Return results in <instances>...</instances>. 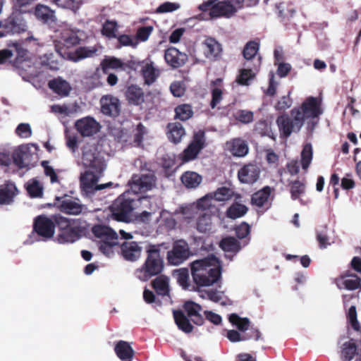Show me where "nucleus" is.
<instances>
[{"label":"nucleus","mask_w":361,"mask_h":361,"mask_svg":"<svg viewBox=\"0 0 361 361\" xmlns=\"http://www.w3.org/2000/svg\"><path fill=\"white\" fill-rule=\"evenodd\" d=\"M194 283L198 287L211 286L221 277V265L217 257L209 255L190 264Z\"/></svg>","instance_id":"f257e3e1"},{"label":"nucleus","mask_w":361,"mask_h":361,"mask_svg":"<svg viewBox=\"0 0 361 361\" xmlns=\"http://www.w3.org/2000/svg\"><path fill=\"white\" fill-rule=\"evenodd\" d=\"M145 252L147 257L145 262L135 271L137 278L142 281H147L161 274L164 267V259L161 255V245L149 243L146 246Z\"/></svg>","instance_id":"f03ea898"},{"label":"nucleus","mask_w":361,"mask_h":361,"mask_svg":"<svg viewBox=\"0 0 361 361\" xmlns=\"http://www.w3.org/2000/svg\"><path fill=\"white\" fill-rule=\"evenodd\" d=\"M55 221L60 231V243H73L80 239L85 233V221L80 219H69L61 214H56Z\"/></svg>","instance_id":"7ed1b4c3"},{"label":"nucleus","mask_w":361,"mask_h":361,"mask_svg":"<svg viewBox=\"0 0 361 361\" xmlns=\"http://www.w3.org/2000/svg\"><path fill=\"white\" fill-rule=\"evenodd\" d=\"M234 0H207L198 6L199 10L206 12L212 19L214 18H231L240 10Z\"/></svg>","instance_id":"20e7f679"},{"label":"nucleus","mask_w":361,"mask_h":361,"mask_svg":"<svg viewBox=\"0 0 361 361\" xmlns=\"http://www.w3.org/2000/svg\"><path fill=\"white\" fill-rule=\"evenodd\" d=\"M321 102V99L317 97H309L303 102L300 108L293 109L290 113L297 124L302 126L305 119L314 118L322 114Z\"/></svg>","instance_id":"39448f33"},{"label":"nucleus","mask_w":361,"mask_h":361,"mask_svg":"<svg viewBox=\"0 0 361 361\" xmlns=\"http://www.w3.org/2000/svg\"><path fill=\"white\" fill-rule=\"evenodd\" d=\"M133 209V200L126 193L118 196L110 207L114 219L121 222L130 221Z\"/></svg>","instance_id":"423d86ee"},{"label":"nucleus","mask_w":361,"mask_h":361,"mask_svg":"<svg viewBox=\"0 0 361 361\" xmlns=\"http://www.w3.org/2000/svg\"><path fill=\"white\" fill-rule=\"evenodd\" d=\"M27 25L23 16L11 12L4 21H0V37L20 34L27 30Z\"/></svg>","instance_id":"0eeeda50"},{"label":"nucleus","mask_w":361,"mask_h":361,"mask_svg":"<svg viewBox=\"0 0 361 361\" xmlns=\"http://www.w3.org/2000/svg\"><path fill=\"white\" fill-rule=\"evenodd\" d=\"M157 178L152 171L133 174L128 182L130 189L135 193L145 192L156 185Z\"/></svg>","instance_id":"6e6552de"},{"label":"nucleus","mask_w":361,"mask_h":361,"mask_svg":"<svg viewBox=\"0 0 361 361\" xmlns=\"http://www.w3.org/2000/svg\"><path fill=\"white\" fill-rule=\"evenodd\" d=\"M55 219L56 214L51 218L44 214L37 216L34 219L33 231L44 240L51 238L57 226Z\"/></svg>","instance_id":"1a4fd4ad"},{"label":"nucleus","mask_w":361,"mask_h":361,"mask_svg":"<svg viewBox=\"0 0 361 361\" xmlns=\"http://www.w3.org/2000/svg\"><path fill=\"white\" fill-rule=\"evenodd\" d=\"M82 162L85 168L103 173L106 164L104 159L96 152V149L90 145L82 148Z\"/></svg>","instance_id":"9d476101"},{"label":"nucleus","mask_w":361,"mask_h":361,"mask_svg":"<svg viewBox=\"0 0 361 361\" xmlns=\"http://www.w3.org/2000/svg\"><path fill=\"white\" fill-rule=\"evenodd\" d=\"M205 133L203 130H199L194 133L192 140L188 146L184 149L181 160L188 162L195 159L200 152L205 147Z\"/></svg>","instance_id":"9b49d317"},{"label":"nucleus","mask_w":361,"mask_h":361,"mask_svg":"<svg viewBox=\"0 0 361 361\" xmlns=\"http://www.w3.org/2000/svg\"><path fill=\"white\" fill-rule=\"evenodd\" d=\"M190 255L187 242L183 240L176 241L171 250L167 252V259L170 264L179 265Z\"/></svg>","instance_id":"f8f14e48"},{"label":"nucleus","mask_w":361,"mask_h":361,"mask_svg":"<svg viewBox=\"0 0 361 361\" xmlns=\"http://www.w3.org/2000/svg\"><path fill=\"white\" fill-rule=\"evenodd\" d=\"M261 170L255 163L244 164L238 171V178L241 183L252 185L259 178Z\"/></svg>","instance_id":"ddd939ff"},{"label":"nucleus","mask_w":361,"mask_h":361,"mask_svg":"<svg viewBox=\"0 0 361 361\" xmlns=\"http://www.w3.org/2000/svg\"><path fill=\"white\" fill-rule=\"evenodd\" d=\"M204 56L209 61H215L221 58L222 45L214 37H207L202 43Z\"/></svg>","instance_id":"4468645a"},{"label":"nucleus","mask_w":361,"mask_h":361,"mask_svg":"<svg viewBox=\"0 0 361 361\" xmlns=\"http://www.w3.org/2000/svg\"><path fill=\"white\" fill-rule=\"evenodd\" d=\"M188 59V55L178 49L171 47L165 50L164 60L173 69L183 66Z\"/></svg>","instance_id":"2eb2a0df"},{"label":"nucleus","mask_w":361,"mask_h":361,"mask_svg":"<svg viewBox=\"0 0 361 361\" xmlns=\"http://www.w3.org/2000/svg\"><path fill=\"white\" fill-rule=\"evenodd\" d=\"M225 149L235 157H244L249 152L247 142L241 137H235L226 141Z\"/></svg>","instance_id":"dca6fc26"},{"label":"nucleus","mask_w":361,"mask_h":361,"mask_svg":"<svg viewBox=\"0 0 361 361\" xmlns=\"http://www.w3.org/2000/svg\"><path fill=\"white\" fill-rule=\"evenodd\" d=\"M103 173L89 169L80 176V187L87 194H94V189Z\"/></svg>","instance_id":"f3484780"},{"label":"nucleus","mask_w":361,"mask_h":361,"mask_svg":"<svg viewBox=\"0 0 361 361\" xmlns=\"http://www.w3.org/2000/svg\"><path fill=\"white\" fill-rule=\"evenodd\" d=\"M102 112L109 116L117 117L121 112L119 99L112 95L103 96L100 100Z\"/></svg>","instance_id":"a211bd4d"},{"label":"nucleus","mask_w":361,"mask_h":361,"mask_svg":"<svg viewBox=\"0 0 361 361\" xmlns=\"http://www.w3.org/2000/svg\"><path fill=\"white\" fill-rule=\"evenodd\" d=\"M121 252L126 260L135 262L141 257L142 247L140 243L125 241L121 245Z\"/></svg>","instance_id":"6ab92c4d"},{"label":"nucleus","mask_w":361,"mask_h":361,"mask_svg":"<svg viewBox=\"0 0 361 361\" xmlns=\"http://www.w3.org/2000/svg\"><path fill=\"white\" fill-rule=\"evenodd\" d=\"M18 194V190L14 183L6 181L0 185V207L12 204Z\"/></svg>","instance_id":"aec40b11"},{"label":"nucleus","mask_w":361,"mask_h":361,"mask_svg":"<svg viewBox=\"0 0 361 361\" xmlns=\"http://www.w3.org/2000/svg\"><path fill=\"white\" fill-rule=\"evenodd\" d=\"M75 127L82 137L92 136L99 131V123L92 117L78 120Z\"/></svg>","instance_id":"412c9836"},{"label":"nucleus","mask_w":361,"mask_h":361,"mask_svg":"<svg viewBox=\"0 0 361 361\" xmlns=\"http://www.w3.org/2000/svg\"><path fill=\"white\" fill-rule=\"evenodd\" d=\"M276 123L279 126L281 135L283 137H288L293 131H299L302 126L297 124L295 118H290L287 115H282L277 118Z\"/></svg>","instance_id":"4be33fe9"},{"label":"nucleus","mask_w":361,"mask_h":361,"mask_svg":"<svg viewBox=\"0 0 361 361\" xmlns=\"http://www.w3.org/2000/svg\"><path fill=\"white\" fill-rule=\"evenodd\" d=\"M183 309L186 312V316L191 319V321L197 326H202L204 323V319L200 312L202 311V307L200 305L193 301H186L183 305Z\"/></svg>","instance_id":"5701e85b"},{"label":"nucleus","mask_w":361,"mask_h":361,"mask_svg":"<svg viewBox=\"0 0 361 361\" xmlns=\"http://www.w3.org/2000/svg\"><path fill=\"white\" fill-rule=\"evenodd\" d=\"M59 210L68 215H80L86 213L85 205L74 201L71 199H65L61 201L59 205Z\"/></svg>","instance_id":"b1692460"},{"label":"nucleus","mask_w":361,"mask_h":361,"mask_svg":"<svg viewBox=\"0 0 361 361\" xmlns=\"http://www.w3.org/2000/svg\"><path fill=\"white\" fill-rule=\"evenodd\" d=\"M100 66L104 74H109L111 69L126 71L127 68H133L131 63H123L120 59L114 56L104 59Z\"/></svg>","instance_id":"393cba45"},{"label":"nucleus","mask_w":361,"mask_h":361,"mask_svg":"<svg viewBox=\"0 0 361 361\" xmlns=\"http://www.w3.org/2000/svg\"><path fill=\"white\" fill-rule=\"evenodd\" d=\"M114 351L117 357L122 361H132L135 351L130 343L125 341H118L114 346Z\"/></svg>","instance_id":"a878e982"},{"label":"nucleus","mask_w":361,"mask_h":361,"mask_svg":"<svg viewBox=\"0 0 361 361\" xmlns=\"http://www.w3.org/2000/svg\"><path fill=\"white\" fill-rule=\"evenodd\" d=\"M126 97L128 103L135 106L141 105L145 102L144 92L141 87L136 85H131L128 87Z\"/></svg>","instance_id":"bb28decb"},{"label":"nucleus","mask_w":361,"mask_h":361,"mask_svg":"<svg viewBox=\"0 0 361 361\" xmlns=\"http://www.w3.org/2000/svg\"><path fill=\"white\" fill-rule=\"evenodd\" d=\"M167 137L170 142L178 144L185 135V130L179 122L169 123L167 125Z\"/></svg>","instance_id":"cd10ccee"},{"label":"nucleus","mask_w":361,"mask_h":361,"mask_svg":"<svg viewBox=\"0 0 361 361\" xmlns=\"http://www.w3.org/2000/svg\"><path fill=\"white\" fill-rule=\"evenodd\" d=\"M173 316L175 324L178 326V329L185 334H190L192 332L194 326L190 322V319L185 315V314L181 310H173Z\"/></svg>","instance_id":"c85d7f7f"},{"label":"nucleus","mask_w":361,"mask_h":361,"mask_svg":"<svg viewBox=\"0 0 361 361\" xmlns=\"http://www.w3.org/2000/svg\"><path fill=\"white\" fill-rule=\"evenodd\" d=\"M48 87L55 93L61 96L66 97L69 94L71 87L69 83L61 78H54L48 82Z\"/></svg>","instance_id":"c756f323"},{"label":"nucleus","mask_w":361,"mask_h":361,"mask_svg":"<svg viewBox=\"0 0 361 361\" xmlns=\"http://www.w3.org/2000/svg\"><path fill=\"white\" fill-rule=\"evenodd\" d=\"M271 192V188L267 185L261 190L254 192L251 196L250 204L252 206L262 207L268 202Z\"/></svg>","instance_id":"7c9ffc66"},{"label":"nucleus","mask_w":361,"mask_h":361,"mask_svg":"<svg viewBox=\"0 0 361 361\" xmlns=\"http://www.w3.org/2000/svg\"><path fill=\"white\" fill-rule=\"evenodd\" d=\"M34 13L36 18L43 23L54 21V12L47 6L37 4L35 8Z\"/></svg>","instance_id":"2f4dec72"},{"label":"nucleus","mask_w":361,"mask_h":361,"mask_svg":"<svg viewBox=\"0 0 361 361\" xmlns=\"http://www.w3.org/2000/svg\"><path fill=\"white\" fill-rule=\"evenodd\" d=\"M95 237L103 240H118V234L110 227L104 225H95L92 228Z\"/></svg>","instance_id":"473e14b6"},{"label":"nucleus","mask_w":361,"mask_h":361,"mask_svg":"<svg viewBox=\"0 0 361 361\" xmlns=\"http://www.w3.org/2000/svg\"><path fill=\"white\" fill-rule=\"evenodd\" d=\"M219 246L224 252L233 254L238 253L241 250L240 243L233 236L223 238Z\"/></svg>","instance_id":"72a5a7b5"},{"label":"nucleus","mask_w":361,"mask_h":361,"mask_svg":"<svg viewBox=\"0 0 361 361\" xmlns=\"http://www.w3.org/2000/svg\"><path fill=\"white\" fill-rule=\"evenodd\" d=\"M141 73L144 78L145 84L147 85L153 84L159 76V71L154 67L152 62L144 66Z\"/></svg>","instance_id":"f704fd0d"},{"label":"nucleus","mask_w":361,"mask_h":361,"mask_svg":"<svg viewBox=\"0 0 361 361\" xmlns=\"http://www.w3.org/2000/svg\"><path fill=\"white\" fill-rule=\"evenodd\" d=\"M288 186L290 197L293 200L300 199V197L305 193L306 183L305 180H300L299 179L291 180L289 182Z\"/></svg>","instance_id":"c9c22d12"},{"label":"nucleus","mask_w":361,"mask_h":361,"mask_svg":"<svg viewBox=\"0 0 361 361\" xmlns=\"http://www.w3.org/2000/svg\"><path fill=\"white\" fill-rule=\"evenodd\" d=\"M25 189L32 198H41L43 196L44 188L42 183L35 178L28 180L25 185Z\"/></svg>","instance_id":"e433bc0d"},{"label":"nucleus","mask_w":361,"mask_h":361,"mask_svg":"<svg viewBox=\"0 0 361 361\" xmlns=\"http://www.w3.org/2000/svg\"><path fill=\"white\" fill-rule=\"evenodd\" d=\"M29 149L25 146H20L16 149L12 155L14 164L19 169L25 168L27 164L25 163V159L28 157Z\"/></svg>","instance_id":"4c0bfd02"},{"label":"nucleus","mask_w":361,"mask_h":361,"mask_svg":"<svg viewBox=\"0 0 361 361\" xmlns=\"http://www.w3.org/2000/svg\"><path fill=\"white\" fill-rule=\"evenodd\" d=\"M183 184L188 188H197L202 181V176L196 172L186 171L181 176Z\"/></svg>","instance_id":"58836bf2"},{"label":"nucleus","mask_w":361,"mask_h":361,"mask_svg":"<svg viewBox=\"0 0 361 361\" xmlns=\"http://www.w3.org/2000/svg\"><path fill=\"white\" fill-rule=\"evenodd\" d=\"M36 0H13L12 11L22 16L23 13H30L32 10L33 3Z\"/></svg>","instance_id":"ea45409f"},{"label":"nucleus","mask_w":361,"mask_h":361,"mask_svg":"<svg viewBox=\"0 0 361 361\" xmlns=\"http://www.w3.org/2000/svg\"><path fill=\"white\" fill-rule=\"evenodd\" d=\"M152 288L156 293L160 295H168L169 294V280L167 277L158 276L152 282Z\"/></svg>","instance_id":"a19ab883"},{"label":"nucleus","mask_w":361,"mask_h":361,"mask_svg":"<svg viewBox=\"0 0 361 361\" xmlns=\"http://www.w3.org/2000/svg\"><path fill=\"white\" fill-rule=\"evenodd\" d=\"M248 211V207L245 204L234 202L226 211V216L228 218L235 219L243 216Z\"/></svg>","instance_id":"79ce46f5"},{"label":"nucleus","mask_w":361,"mask_h":361,"mask_svg":"<svg viewBox=\"0 0 361 361\" xmlns=\"http://www.w3.org/2000/svg\"><path fill=\"white\" fill-rule=\"evenodd\" d=\"M222 83L221 78H217L212 82V85L214 87L212 90V100L210 102V106L212 109H214L223 99V91L221 88L218 87Z\"/></svg>","instance_id":"37998d69"},{"label":"nucleus","mask_w":361,"mask_h":361,"mask_svg":"<svg viewBox=\"0 0 361 361\" xmlns=\"http://www.w3.org/2000/svg\"><path fill=\"white\" fill-rule=\"evenodd\" d=\"M175 118L185 121L193 116L192 107L188 104H182L175 108Z\"/></svg>","instance_id":"c03bdc74"},{"label":"nucleus","mask_w":361,"mask_h":361,"mask_svg":"<svg viewBox=\"0 0 361 361\" xmlns=\"http://www.w3.org/2000/svg\"><path fill=\"white\" fill-rule=\"evenodd\" d=\"M80 39L77 33L72 31L62 32L60 42L66 48H71L80 44Z\"/></svg>","instance_id":"a18cd8bd"},{"label":"nucleus","mask_w":361,"mask_h":361,"mask_svg":"<svg viewBox=\"0 0 361 361\" xmlns=\"http://www.w3.org/2000/svg\"><path fill=\"white\" fill-rule=\"evenodd\" d=\"M233 119L242 124H249L254 121V113L247 109H238L232 114Z\"/></svg>","instance_id":"49530a36"},{"label":"nucleus","mask_w":361,"mask_h":361,"mask_svg":"<svg viewBox=\"0 0 361 361\" xmlns=\"http://www.w3.org/2000/svg\"><path fill=\"white\" fill-rule=\"evenodd\" d=\"M229 322L233 326H235L237 329L243 333L248 329L250 326V319L247 317H240L236 313H232L228 317Z\"/></svg>","instance_id":"de8ad7c7"},{"label":"nucleus","mask_w":361,"mask_h":361,"mask_svg":"<svg viewBox=\"0 0 361 361\" xmlns=\"http://www.w3.org/2000/svg\"><path fill=\"white\" fill-rule=\"evenodd\" d=\"M244 66L247 68L240 71V74L237 77L236 82L241 85H249L250 81L255 78V73L247 63H244Z\"/></svg>","instance_id":"09e8293b"},{"label":"nucleus","mask_w":361,"mask_h":361,"mask_svg":"<svg viewBox=\"0 0 361 361\" xmlns=\"http://www.w3.org/2000/svg\"><path fill=\"white\" fill-rule=\"evenodd\" d=\"M118 23L115 20H106L102 25V34L109 38H116L118 31Z\"/></svg>","instance_id":"8fccbe9b"},{"label":"nucleus","mask_w":361,"mask_h":361,"mask_svg":"<svg viewBox=\"0 0 361 361\" xmlns=\"http://www.w3.org/2000/svg\"><path fill=\"white\" fill-rule=\"evenodd\" d=\"M357 353V347L355 342L350 340L343 344L342 350V359L343 361H350Z\"/></svg>","instance_id":"3c124183"},{"label":"nucleus","mask_w":361,"mask_h":361,"mask_svg":"<svg viewBox=\"0 0 361 361\" xmlns=\"http://www.w3.org/2000/svg\"><path fill=\"white\" fill-rule=\"evenodd\" d=\"M211 215L204 213L200 214L197 221V229L200 233H207L211 230Z\"/></svg>","instance_id":"603ef678"},{"label":"nucleus","mask_w":361,"mask_h":361,"mask_svg":"<svg viewBox=\"0 0 361 361\" xmlns=\"http://www.w3.org/2000/svg\"><path fill=\"white\" fill-rule=\"evenodd\" d=\"M259 44L258 42H257L255 41L248 42L245 44V46L243 50V57L247 61L255 59L256 54L259 50Z\"/></svg>","instance_id":"864d4df0"},{"label":"nucleus","mask_w":361,"mask_h":361,"mask_svg":"<svg viewBox=\"0 0 361 361\" xmlns=\"http://www.w3.org/2000/svg\"><path fill=\"white\" fill-rule=\"evenodd\" d=\"M97 51L95 47H80L75 51V61L94 56Z\"/></svg>","instance_id":"5fc2aeb1"},{"label":"nucleus","mask_w":361,"mask_h":361,"mask_svg":"<svg viewBox=\"0 0 361 361\" xmlns=\"http://www.w3.org/2000/svg\"><path fill=\"white\" fill-rule=\"evenodd\" d=\"M312 159V148L311 144H306L301 152V165L304 170L307 169Z\"/></svg>","instance_id":"6e6d98bb"},{"label":"nucleus","mask_w":361,"mask_h":361,"mask_svg":"<svg viewBox=\"0 0 361 361\" xmlns=\"http://www.w3.org/2000/svg\"><path fill=\"white\" fill-rule=\"evenodd\" d=\"M233 195V192L228 188H219L213 194L215 200L224 202L230 200Z\"/></svg>","instance_id":"4d7b16f0"},{"label":"nucleus","mask_w":361,"mask_h":361,"mask_svg":"<svg viewBox=\"0 0 361 361\" xmlns=\"http://www.w3.org/2000/svg\"><path fill=\"white\" fill-rule=\"evenodd\" d=\"M117 245V240H102L99 244V250L103 254L109 256L114 252L113 247Z\"/></svg>","instance_id":"13d9d810"},{"label":"nucleus","mask_w":361,"mask_h":361,"mask_svg":"<svg viewBox=\"0 0 361 361\" xmlns=\"http://www.w3.org/2000/svg\"><path fill=\"white\" fill-rule=\"evenodd\" d=\"M41 165L44 168L45 176L50 178V181L51 183H59V177L56 171L53 167L49 165L48 161H42Z\"/></svg>","instance_id":"bf43d9fd"},{"label":"nucleus","mask_w":361,"mask_h":361,"mask_svg":"<svg viewBox=\"0 0 361 361\" xmlns=\"http://www.w3.org/2000/svg\"><path fill=\"white\" fill-rule=\"evenodd\" d=\"M234 230L237 238L240 240L247 237L250 233V226L245 221L236 226Z\"/></svg>","instance_id":"052dcab7"},{"label":"nucleus","mask_w":361,"mask_h":361,"mask_svg":"<svg viewBox=\"0 0 361 361\" xmlns=\"http://www.w3.org/2000/svg\"><path fill=\"white\" fill-rule=\"evenodd\" d=\"M343 284L347 290H356L361 286V278L358 276H353L352 279H346L343 280Z\"/></svg>","instance_id":"680f3d73"},{"label":"nucleus","mask_w":361,"mask_h":361,"mask_svg":"<svg viewBox=\"0 0 361 361\" xmlns=\"http://www.w3.org/2000/svg\"><path fill=\"white\" fill-rule=\"evenodd\" d=\"M170 91L174 97H180L185 94V85L181 81H174L170 85Z\"/></svg>","instance_id":"e2e57ef3"},{"label":"nucleus","mask_w":361,"mask_h":361,"mask_svg":"<svg viewBox=\"0 0 361 361\" xmlns=\"http://www.w3.org/2000/svg\"><path fill=\"white\" fill-rule=\"evenodd\" d=\"M178 283L184 288L189 287V272L186 269H181L177 271Z\"/></svg>","instance_id":"0e129e2a"},{"label":"nucleus","mask_w":361,"mask_h":361,"mask_svg":"<svg viewBox=\"0 0 361 361\" xmlns=\"http://www.w3.org/2000/svg\"><path fill=\"white\" fill-rule=\"evenodd\" d=\"M54 2L61 8L74 10L79 8L80 0H54Z\"/></svg>","instance_id":"69168bd1"},{"label":"nucleus","mask_w":361,"mask_h":361,"mask_svg":"<svg viewBox=\"0 0 361 361\" xmlns=\"http://www.w3.org/2000/svg\"><path fill=\"white\" fill-rule=\"evenodd\" d=\"M290 94V92L288 93ZM293 104L292 99L289 95L283 96L280 100L275 105V109L277 111H285L286 109L290 108Z\"/></svg>","instance_id":"338daca9"},{"label":"nucleus","mask_w":361,"mask_h":361,"mask_svg":"<svg viewBox=\"0 0 361 361\" xmlns=\"http://www.w3.org/2000/svg\"><path fill=\"white\" fill-rule=\"evenodd\" d=\"M16 134L23 138H27L32 135V130L28 123H20L16 130Z\"/></svg>","instance_id":"774afa93"}]
</instances>
